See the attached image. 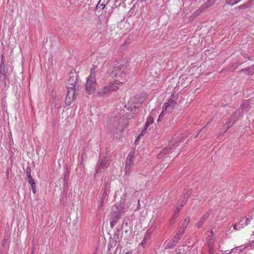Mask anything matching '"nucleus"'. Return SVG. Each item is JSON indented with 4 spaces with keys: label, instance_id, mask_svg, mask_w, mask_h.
I'll list each match as a JSON object with an SVG mask.
<instances>
[{
    "label": "nucleus",
    "instance_id": "49530a36",
    "mask_svg": "<svg viewBox=\"0 0 254 254\" xmlns=\"http://www.w3.org/2000/svg\"><path fill=\"white\" fill-rule=\"evenodd\" d=\"M179 208H181V204H179Z\"/></svg>",
    "mask_w": 254,
    "mask_h": 254
},
{
    "label": "nucleus",
    "instance_id": "f704fd0d",
    "mask_svg": "<svg viewBox=\"0 0 254 254\" xmlns=\"http://www.w3.org/2000/svg\"><path fill=\"white\" fill-rule=\"evenodd\" d=\"M32 192L33 193H36V184L34 185L33 186H31Z\"/></svg>",
    "mask_w": 254,
    "mask_h": 254
},
{
    "label": "nucleus",
    "instance_id": "c756f323",
    "mask_svg": "<svg viewBox=\"0 0 254 254\" xmlns=\"http://www.w3.org/2000/svg\"><path fill=\"white\" fill-rule=\"evenodd\" d=\"M28 183L31 185V186L35 184V183L32 177H28Z\"/></svg>",
    "mask_w": 254,
    "mask_h": 254
},
{
    "label": "nucleus",
    "instance_id": "4be33fe9",
    "mask_svg": "<svg viewBox=\"0 0 254 254\" xmlns=\"http://www.w3.org/2000/svg\"><path fill=\"white\" fill-rule=\"evenodd\" d=\"M114 237L116 239H122V231L120 228H119L117 230L115 234L114 235Z\"/></svg>",
    "mask_w": 254,
    "mask_h": 254
},
{
    "label": "nucleus",
    "instance_id": "f03ea898",
    "mask_svg": "<svg viewBox=\"0 0 254 254\" xmlns=\"http://www.w3.org/2000/svg\"><path fill=\"white\" fill-rule=\"evenodd\" d=\"M96 81L95 79V68L91 69L90 74L87 78L85 89L89 94H92L95 91Z\"/></svg>",
    "mask_w": 254,
    "mask_h": 254
},
{
    "label": "nucleus",
    "instance_id": "ddd939ff",
    "mask_svg": "<svg viewBox=\"0 0 254 254\" xmlns=\"http://www.w3.org/2000/svg\"><path fill=\"white\" fill-rule=\"evenodd\" d=\"M99 161L100 163L96 169V173L104 170L108 166V161L106 159H100Z\"/></svg>",
    "mask_w": 254,
    "mask_h": 254
},
{
    "label": "nucleus",
    "instance_id": "4c0bfd02",
    "mask_svg": "<svg viewBox=\"0 0 254 254\" xmlns=\"http://www.w3.org/2000/svg\"><path fill=\"white\" fill-rule=\"evenodd\" d=\"M124 223H125V225L126 226H127V221H126V220H124V222H123V224H122V227H123V225H124Z\"/></svg>",
    "mask_w": 254,
    "mask_h": 254
},
{
    "label": "nucleus",
    "instance_id": "de8ad7c7",
    "mask_svg": "<svg viewBox=\"0 0 254 254\" xmlns=\"http://www.w3.org/2000/svg\"><path fill=\"white\" fill-rule=\"evenodd\" d=\"M83 155H82L81 156V158H83Z\"/></svg>",
    "mask_w": 254,
    "mask_h": 254
},
{
    "label": "nucleus",
    "instance_id": "2eb2a0df",
    "mask_svg": "<svg viewBox=\"0 0 254 254\" xmlns=\"http://www.w3.org/2000/svg\"><path fill=\"white\" fill-rule=\"evenodd\" d=\"M152 231L153 230L150 229L146 232L144 237L140 244L142 247H145L147 242L150 239Z\"/></svg>",
    "mask_w": 254,
    "mask_h": 254
},
{
    "label": "nucleus",
    "instance_id": "7ed1b4c3",
    "mask_svg": "<svg viewBox=\"0 0 254 254\" xmlns=\"http://www.w3.org/2000/svg\"><path fill=\"white\" fill-rule=\"evenodd\" d=\"M122 85V82L114 81V82H111L109 85L103 87L99 91V93L101 95L109 94L112 92L116 91Z\"/></svg>",
    "mask_w": 254,
    "mask_h": 254
},
{
    "label": "nucleus",
    "instance_id": "6ab92c4d",
    "mask_svg": "<svg viewBox=\"0 0 254 254\" xmlns=\"http://www.w3.org/2000/svg\"><path fill=\"white\" fill-rule=\"evenodd\" d=\"M184 233L181 231V230H179L177 232V234L173 238V240L175 241L176 243L181 239L182 237L183 236Z\"/></svg>",
    "mask_w": 254,
    "mask_h": 254
},
{
    "label": "nucleus",
    "instance_id": "a878e982",
    "mask_svg": "<svg viewBox=\"0 0 254 254\" xmlns=\"http://www.w3.org/2000/svg\"><path fill=\"white\" fill-rule=\"evenodd\" d=\"M177 243L172 239V240L168 244L167 247L169 249L172 248L176 245Z\"/></svg>",
    "mask_w": 254,
    "mask_h": 254
},
{
    "label": "nucleus",
    "instance_id": "423d86ee",
    "mask_svg": "<svg viewBox=\"0 0 254 254\" xmlns=\"http://www.w3.org/2000/svg\"><path fill=\"white\" fill-rule=\"evenodd\" d=\"M241 117L240 113L235 112L234 113L233 116L230 118L225 123V125L227 126V128L224 131L225 132L230 127H231L236 121Z\"/></svg>",
    "mask_w": 254,
    "mask_h": 254
},
{
    "label": "nucleus",
    "instance_id": "a211bd4d",
    "mask_svg": "<svg viewBox=\"0 0 254 254\" xmlns=\"http://www.w3.org/2000/svg\"><path fill=\"white\" fill-rule=\"evenodd\" d=\"M166 104H169V106L170 107L171 109H173L176 105V102L175 101V100L173 99V97H172V96L169 98L168 102L166 103Z\"/></svg>",
    "mask_w": 254,
    "mask_h": 254
},
{
    "label": "nucleus",
    "instance_id": "bb28decb",
    "mask_svg": "<svg viewBox=\"0 0 254 254\" xmlns=\"http://www.w3.org/2000/svg\"><path fill=\"white\" fill-rule=\"evenodd\" d=\"M245 217H244V218H242L240 220V221L238 222L239 225L240 226V227L242 228H244L245 226H246V224L245 223Z\"/></svg>",
    "mask_w": 254,
    "mask_h": 254
},
{
    "label": "nucleus",
    "instance_id": "f257e3e1",
    "mask_svg": "<svg viewBox=\"0 0 254 254\" xmlns=\"http://www.w3.org/2000/svg\"><path fill=\"white\" fill-rule=\"evenodd\" d=\"M127 65L121 63H117L114 65L113 69L109 71L110 76L116 82H122L123 85L127 81Z\"/></svg>",
    "mask_w": 254,
    "mask_h": 254
},
{
    "label": "nucleus",
    "instance_id": "393cba45",
    "mask_svg": "<svg viewBox=\"0 0 254 254\" xmlns=\"http://www.w3.org/2000/svg\"><path fill=\"white\" fill-rule=\"evenodd\" d=\"M240 1V0H226V3L228 5L233 6Z\"/></svg>",
    "mask_w": 254,
    "mask_h": 254
},
{
    "label": "nucleus",
    "instance_id": "2f4dec72",
    "mask_svg": "<svg viewBox=\"0 0 254 254\" xmlns=\"http://www.w3.org/2000/svg\"><path fill=\"white\" fill-rule=\"evenodd\" d=\"M252 219H253L252 216H249L248 218L245 217V223L246 224V225H247L251 221Z\"/></svg>",
    "mask_w": 254,
    "mask_h": 254
},
{
    "label": "nucleus",
    "instance_id": "7c9ffc66",
    "mask_svg": "<svg viewBox=\"0 0 254 254\" xmlns=\"http://www.w3.org/2000/svg\"><path fill=\"white\" fill-rule=\"evenodd\" d=\"M233 229L235 230H240L242 228L240 227V226L239 225L238 223H236L235 224L233 225Z\"/></svg>",
    "mask_w": 254,
    "mask_h": 254
},
{
    "label": "nucleus",
    "instance_id": "4468645a",
    "mask_svg": "<svg viewBox=\"0 0 254 254\" xmlns=\"http://www.w3.org/2000/svg\"><path fill=\"white\" fill-rule=\"evenodd\" d=\"M171 151H172V152L173 151V150H172V147L168 146L161 150V151L157 154V158L158 159H161L166 154L169 153V152H171Z\"/></svg>",
    "mask_w": 254,
    "mask_h": 254
},
{
    "label": "nucleus",
    "instance_id": "dca6fc26",
    "mask_svg": "<svg viewBox=\"0 0 254 254\" xmlns=\"http://www.w3.org/2000/svg\"><path fill=\"white\" fill-rule=\"evenodd\" d=\"M190 221V218L189 217H186L185 219V220L182 224V225L179 230H181V231L184 233L188 224H189Z\"/></svg>",
    "mask_w": 254,
    "mask_h": 254
},
{
    "label": "nucleus",
    "instance_id": "b1692460",
    "mask_svg": "<svg viewBox=\"0 0 254 254\" xmlns=\"http://www.w3.org/2000/svg\"><path fill=\"white\" fill-rule=\"evenodd\" d=\"M182 208H179V205H177L176 209L174 211V215L173 218H176L179 215L180 211H181Z\"/></svg>",
    "mask_w": 254,
    "mask_h": 254
},
{
    "label": "nucleus",
    "instance_id": "412c9836",
    "mask_svg": "<svg viewBox=\"0 0 254 254\" xmlns=\"http://www.w3.org/2000/svg\"><path fill=\"white\" fill-rule=\"evenodd\" d=\"M153 118L152 117H150L146 122L144 127V130H146L148 127L153 124Z\"/></svg>",
    "mask_w": 254,
    "mask_h": 254
},
{
    "label": "nucleus",
    "instance_id": "0eeeda50",
    "mask_svg": "<svg viewBox=\"0 0 254 254\" xmlns=\"http://www.w3.org/2000/svg\"><path fill=\"white\" fill-rule=\"evenodd\" d=\"M213 209H209L199 219V221L197 222L196 225L197 228H200L202 224L204 223L206 220L210 216V215L212 213Z\"/></svg>",
    "mask_w": 254,
    "mask_h": 254
},
{
    "label": "nucleus",
    "instance_id": "a19ab883",
    "mask_svg": "<svg viewBox=\"0 0 254 254\" xmlns=\"http://www.w3.org/2000/svg\"><path fill=\"white\" fill-rule=\"evenodd\" d=\"M103 201H101L100 202L99 207H102L103 206Z\"/></svg>",
    "mask_w": 254,
    "mask_h": 254
},
{
    "label": "nucleus",
    "instance_id": "a18cd8bd",
    "mask_svg": "<svg viewBox=\"0 0 254 254\" xmlns=\"http://www.w3.org/2000/svg\"><path fill=\"white\" fill-rule=\"evenodd\" d=\"M5 243V242H4V240L2 241V244H4Z\"/></svg>",
    "mask_w": 254,
    "mask_h": 254
},
{
    "label": "nucleus",
    "instance_id": "37998d69",
    "mask_svg": "<svg viewBox=\"0 0 254 254\" xmlns=\"http://www.w3.org/2000/svg\"><path fill=\"white\" fill-rule=\"evenodd\" d=\"M125 254H132V253L131 251H128Z\"/></svg>",
    "mask_w": 254,
    "mask_h": 254
},
{
    "label": "nucleus",
    "instance_id": "cd10ccee",
    "mask_svg": "<svg viewBox=\"0 0 254 254\" xmlns=\"http://www.w3.org/2000/svg\"><path fill=\"white\" fill-rule=\"evenodd\" d=\"M169 108H170V107L169 106V104L165 103L163 106L162 111L166 113L167 109Z\"/></svg>",
    "mask_w": 254,
    "mask_h": 254
},
{
    "label": "nucleus",
    "instance_id": "f8f14e48",
    "mask_svg": "<svg viewBox=\"0 0 254 254\" xmlns=\"http://www.w3.org/2000/svg\"><path fill=\"white\" fill-rule=\"evenodd\" d=\"M5 59L3 55H1V63L0 65V78H3L5 80L6 78L5 73L6 71L4 67Z\"/></svg>",
    "mask_w": 254,
    "mask_h": 254
},
{
    "label": "nucleus",
    "instance_id": "39448f33",
    "mask_svg": "<svg viewBox=\"0 0 254 254\" xmlns=\"http://www.w3.org/2000/svg\"><path fill=\"white\" fill-rule=\"evenodd\" d=\"M118 209L119 212L117 213L114 212L112 214V217L110 220V225L112 227H113L117 223L118 220L120 219L121 217V211L122 210L123 207L121 204L116 205L115 206L114 209Z\"/></svg>",
    "mask_w": 254,
    "mask_h": 254
},
{
    "label": "nucleus",
    "instance_id": "c03bdc74",
    "mask_svg": "<svg viewBox=\"0 0 254 254\" xmlns=\"http://www.w3.org/2000/svg\"><path fill=\"white\" fill-rule=\"evenodd\" d=\"M201 10H200V9L197 10L196 12L198 14V13H199L201 12Z\"/></svg>",
    "mask_w": 254,
    "mask_h": 254
},
{
    "label": "nucleus",
    "instance_id": "6e6552de",
    "mask_svg": "<svg viewBox=\"0 0 254 254\" xmlns=\"http://www.w3.org/2000/svg\"><path fill=\"white\" fill-rule=\"evenodd\" d=\"M75 90L68 89L65 99V104L67 106L70 105L74 99Z\"/></svg>",
    "mask_w": 254,
    "mask_h": 254
},
{
    "label": "nucleus",
    "instance_id": "72a5a7b5",
    "mask_svg": "<svg viewBox=\"0 0 254 254\" xmlns=\"http://www.w3.org/2000/svg\"><path fill=\"white\" fill-rule=\"evenodd\" d=\"M207 130V127L206 126L204 127L197 133V136H198L201 132H205Z\"/></svg>",
    "mask_w": 254,
    "mask_h": 254
},
{
    "label": "nucleus",
    "instance_id": "20e7f679",
    "mask_svg": "<svg viewBox=\"0 0 254 254\" xmlns=\"http://www.w3.org/2000/svg\"><path fill=\"white\" fill-rule=\"evenodd\" d=\"M67 89L75 90L76 87H78L79 82L78 80V74L76 72H70L68 74V78L66 83Z\"/></svg>",
    "mask_w": 254,
    "mask_h": 254
},
{
    "label": "nucleus",
    "instance_id": "473e14b6",
    "mask_svg": "<svg viewBox=\"0 0 254 254\" xmlns=\"http://www.w3.org/2000/svg\"><path fill=\"white\" fill-rule=\"evenodd\" d=\"M166 114V113L165 112H163V111H162V112L161 113V114H160L158 119H157V121L158 122L161 121L163 118H164V115Z\"/></svg>",
    "mask_w": 254,
    "mask_h": 254
},
{
    "label": "nucleus",
    "instance_id": "c85d7f7f",
    "mask_svg": "<svg viewBox=\"0 0 254 254\" xmlns=\"http://www.w3.org/2000/svg\"><path fill=\"white\" fill-rule=\"evenodd\" d=\"M30 172H31V169H30V167L28 166L26 168V173L27 177H31Z\"/></svg>",
    "mask_w": 254,
    "mask_h": 254
},
{
    "label": "nucleus",
    "instance_id": "9b49d317",
    "mask_svg": "<svg viewBox=\"0 0 254 254\" xmlns=\"http://www.w3.org/2000/svg\"><path fill=\"white\" fill-rule=\"evenodd\" d=\"M134 154V152L131 151L127 155L126 163V168L127 169L129 170L131 166L133 164Z\"/></svg>",
    "mask_w": 254,
    "mask_h": 254
},
{
    "label": "nucleus",
    "instance_id": "aec40b11",
    "mask_svg": "<svg viewBox=\"0 0 254 254\" xmlns=\"http://www.w3.org/2000/svg\"><path fill=\"white\" fill-rule=\"evenodd\" d=\"M241 71H247L249 75H251L254 73V64L250 67L242 69Z\"/></svg>",
    "mask_w": 254,
    "mask_h": 254
},
{
    "label": "nucleus",
    "instance_id": "5701e85b",
    "mask_svg": "<svg viewBox=\"0 0 254 254\" xmlns=\"http://www.w3.org/2000/svg\"><path fill=\"white\" fill-rule=\"evenodd\" d=\"M101 0H100L97 5H96V9H100L101 8V9H103L105 8V6H106V4L108 3V1H107L106 3H104L103 2V3H101Z\"/></svg>",
    "mask_w": 254,
    "mask_h": 254
},
{
    "label": "nucleus",
    "instance_id": "58836bf2",
    "mask_svg": "<svg viewBox=\"0 0 254 254\" xmlns=\"http://www.w3.org/2000/svg\"><path fill=\"white\" fill-rule=\"evenodd\" d=\"M174 218H172L171 220H170V224L171 225H173L174 223V221L173 220Z\"/></svg>",
    "mask_w": 254,
    "mask_h": 254
},
{
    "label": "nucleus",
    "instance_id": "79ce46f5",
    "mask_svg": "<svg viewBox=\"0 0 254 254\" xmlns=\"http://www.w3.org/2000/svg\"><path fill=\"white\" fill-rule=\"evenodd\" d=\"M137 204H138V206H137V209L138 210V209H139V206H140V203H139V200L138 201Z\"/></svg>",
    "mask_w": 254,
    "mask_h": 254
},
{
    "label": "nucleus",
    "instance_id": "f3484780",
    "mask_svg": "<svg viewBox=\"0 0 254 254\" xmlns=\"http://www.w3.org/2000/svg\"><path fill=\"white\" fill-rule=\"evenodd\" d=\"M189 247L187 246H182L180 247L177 250L176 254H185L186 252L189 251Z\"/></svg>",
    "mask_w": 254,
    "mask_h": 254
},
{
    "label": "nucleus",
    "instance_id": "ea45409f",
    "mask_svg": "<svg viewBox=\"0 0 254 254\" xmlns=\"http://www.w3.org/2000/svg\"><path fill=\"white\" fill-rule=\"evenodd\" d=\"M146 130H144V128L142 129V130L141 131V132L140 133V134L139 135H142L143 134V133L146 131Z\"/></svg>",
    "mask_w": 254,
    "mask_h": 254
},
{
    "label": "nucleus",
    "instance_id": "9d476101",
    "mask_svg": "<svg viewBox=\"0 0 254 254\" xmlns=\"http://www.w3.org/2000/svg\"><path fill=\"white\" fill-rule=\"evenodd\" d=\"M251 102L249 101H244L241 105L240 108L237 112L240 113V116H242V114L247 112L251 108L250 106Z\"/></svg>",
    "mask_w": 254,
    "mask_h": 254
},
{
    "label": "nucleus",
    "instance_id": "1a4fd4ad",
    "mask_svg": "<svg viewBox=\"0 0 254 254\" xmlns=\"http://www.w3.org/2000/svg\"><path fill=\"white\" fill-rule=\"evenodd\" d=\"M191 192H192V190L191 189H190L189 190H188V191L186 193H185L182 197L177 202V205H179L180 204V203L181 204V208H182L184 205L186 204V203L187 202V201H188V198H189V197L190 196L191 193Z\"/></svg>",
    "mask_w": 254,
    "mask_h": 254
},
{
    "label": "nucleus",
    "instance_id": "c9c22d12",
    "mask_svg": "<svg viewBox=\"0 0 254 254\" xmlns=\"http://www.w3.org/2000/svg\"><path fill=\"white\" fill-rule=\"evenodd\" d=\"M209 6V5L208 4H205L204 5H203L201 7V8L202 9H205V8H206L207 7H208Z\"/></svg>",
    "mask_w": 254,
    "mask_h": 254
},
{
    "label": "nucleus",
    "instance_id": "e433bc0d",
    "mask_svg": "<svg viewBox=\"0 0 254 254\" xmlns=\"http://www.w3.org/2000/svg\"><path fill=\"white\" fill-rule=\"evenodd\" d=\"M246 7V5L243 4L239 6V9H241Z\"/></svg>",
    "mask_w": 254,
    "mask_h": 254
}]
</instances>
